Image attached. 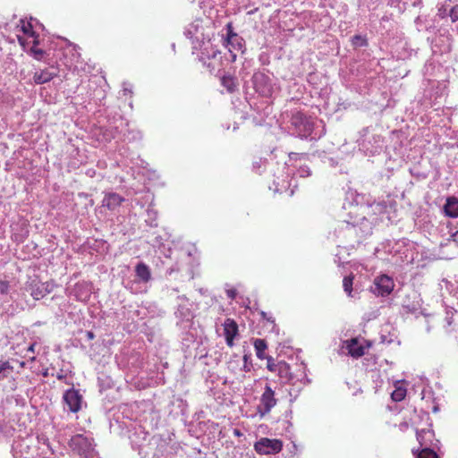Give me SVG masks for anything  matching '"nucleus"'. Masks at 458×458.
I'll return each instance as SVG.
<instances>
[{"label":"nucleus","mask_w":458,"mask_h":458,"mask_svg":"<svg viewBox=\"0 0 458 458\" xmlns=\"http://www.w3.org/2000/svg\"><path fill=\"white\" fill-rule=\"evenodd\" d=\"M87 285L84 283H79L75 285L74 292L78 301H86L89 297V291L84 292Z\"/></svg>","instance_id":"obj_23"},{"label":"nucleus","mask_w":458,"mask_h":458,"mask_svg":"<svg viewBox=\"0 0 458 458\" xmlns=\"http://www.w3.org/2000/svg\"><path fill=\"white\" fill-rule=\"evenodd\" d=\"M276 399L275 398V392L269 385H266L264 392L260 396L259 404L257 407V413L260 418L268 414L272 408L276 405Z\"/></svg>","instance_id":"obj_8"},{"label":"nucleus","mask_w":458,"mask_h":458,"mask_svg":"<svg viewBox=\"0 0 458 458\" xmlns=\"http://www.w3.org/2000/svg\"><path fill=\"white\" fill-rule=\"evenodd\" d=\"M352 44L355 47H366L368 45L367 39L360 35H354L352 38Z\"/></svg>","instance_id":"obj_28"},{"label":"nucleus","mask_w":458,"mask_h":458,"mask_svg":"<svg viewBox=\"0 0 458 458\" xmlns=\"http://www.w3.org/2000/svg\"><path fill=\"white\" fill-rule=\"evenodd\" d=\"M124 199L121 197L119 194L115 192L106 193L103 199L102 205L103 207L107 208L109 210H114L117 207H119Z\"/></svg>","instance_id":"obj_16"},{"label":"nucleus","mask_w":458,"mask_h":458,"mask_svg":"<svg viewBox=\"0 0 458 458\" xmlns=\"http://www.w3.org/2000/svg\"><path fill=\"white\" fill-rule=\"evenodd\" d=\"M73 48H74V50H75V52H76L77 55H78V56H80V53H78V52H77V49H76V48H77V47H75V46H74V47H73Z\"/></svg>","instance_id":"obj_52"},{"label":"nucleus","mask_w":458,"mask_h":458,"mask_svg":"<svg viewBox=\"0 0 458 458\" xmlns=\"http://www.w3.org/2000/svg\"><path fill=\"white\" fill-rule=\"evenodd\" d=\"M224 335L226 344L230 347L233 346V339L238 335V325L231 318H226L224 323Z\"/></svg>","instance_id":"obj_14"},{"label":"nucleus","mask_w":458,"mask_h":458,"mask_svg":"<svg viewBox=\"0 0 458 458\" xmlns=\"http://www.w3.org/2000/svg\"><path fill=\"white\" fill-rule=\"evenodd\" d=\"M273 361V359L271 357H268L267 358V369L271 371H274L275 372V365L274 363H272Z\"/></svg>","instance_id":"obj_42"},{"label":"nucleus","mask_w":458,"mask_h":458,"mask_svg":"<svg viewBox=\"0 0 458 458\" xmlns=\"http://www.w3.org/2000/svg\"><path fill=\"white\" fill-rule=\"evenodd\" d=\"M452 240L458 243V230L451 234Z\"/></svg>","instance_id":"obj_46"},{"label":"nucleus","mask_w":458,"mask_h":458,"mask_svg":"<svg viewBox=\"0 0 458 458\" xmlns=\"http://www.w3.org/2000/svg\"><path fill=\"white\" fill-rule=\"evenodd\" d=\"M394 287V280L386 275H382L375 278L371 291L374 294L384 297L389 295Z\"/></svg>","instance_id":"obj_11"},{"label":"nucleus","mask_w":458,"mask_h":458,"mask_svg":"<svg viewBox=\"0 0 458 458\" xmlns=\"http://www.w3.org/2000/svg\"><path fill=\"white\" fill-rule=\"evenodd\" d=\"M28 352L34 353L35 352V344H30L27 350Z\"/></svg>","instance_id":"obj_48"},{"label":"nucleus","mask_w":458,"mask_h":458,"mask_svg":"<svg viewBox=\"0 0 458 458\" xmlns=\"http://www.w3.org/2000/svg\"><path fill=\"white\" fill-rule=\"evenodd\" d=\"M451 6L452 5L450 4H446V3H445L444 4L439 6L438 11H437L438 16H440L441 18L449 16V10H450Z\"/></svg>","instance_id":"obj_32"},{"label":"nucleus","mask_w":458,"mask_h":458,"mask_svg":"<svg viewBox=\"0 0 458 458\" xmlns=\"http://www.w3.org/2000/svg\"><path fill=\"white\" fill-rule=\"evenodd\" d=\"M445 216L456 218L458 217V199L455 197H448L444 206Z\"/></svg>","instance_id":"obj_19"},{"label":"nucleus","mask_w":458,"mask_h":458,"mask_svg":"<svg viewBox=\"0 0 458 458\" xmlns=\"http://www.w3.org/2000/svg\"><path fill=\"white\" fill-rule=\"evenodd\" d=\"M290 123L300 138H308L314 129L313 121L301 112L293 113Z\"/></svg>","instance_id":"obj_2"},{"label":"nucleus","mask_w":458,"mask_h":458,"mask_svg":"<svg viewBox=\"0 0 458 458\" xmlns=\"http://www.w3.org/2000/svg\"><path fill=\"white\" fill-rule=\"evenodd\" d=\"M267 343L263 339H256L254 341V348L256 351V355L259 359L263 360L267 358L265 356V351L267 349Z\"/></svg>","instance_id":"obj_21"},{"label":"nucleus","mask_w":458,"mask_h":458,"mask_svg":"<svg viewBox=\"0 0 458 458\" xmlns=\"http://www.w3.org/2000/svg\"><path fill=\"white\" fill-rule=\"evenodd\" d=\"M18 40L21 45H23V38L21 37H18Z\"/></svg>","instance_id":"obj_51"},{"label":"nucleus","mask_w":458,"mask_h":458,"mask_svg":"<svg viewBox=\"0 0 458 458\" xmlns=\"http://www.w3.org/2000/svg\"><path fill=\"white\" fill-rule=\"evenodd\" d=\"M348 353L354 358H359L364 354V348L359 343L358 339L352 338L345 342Z\"/></svg>","instance_id":"obj_18"},{"label":"nucleus","mask_w":458,"mask_h":458,"mask_svg":"<svg viewBox=\"0 0 458 458\" xmlns=\"http://www.w3.org/2000/svg\"><path fill=\"white\" fill-rule=\"evenodd\" d=\"M417 440L419 441L420 447H429L434 448L435 444H433L434 440V432L431 429H421L420 431H417L416 433Z\"/></svg>","instance_id":"obj_15"},{"label":"nucleus","mask_w":458,"mask_h":458,"mask_svg":"<svg viewBox=\"0 0 458 458\" xmlns=\"http://www.w3.org/2000/svg\"><path fill=\"white\" fill-rule=\"evenodd\" d=\"M57 76L56 71H51L49 69H44L38 71L33 75V81L35 84H44L50 81Z\"/></svg>","instance_id":"obj_17"},{"label":"nucleus","mask_w":458,"mask_h":458,"mask_svg":"<svg viewBox=\"0 0 458 458\" xmlns=\"http://www.w3.org/2000/svg\"><path fill=\"white\" fill-rule=\"evenodd\" d=\"M175 271H179V268L176 267H172L166 271V274L171 276Z\"/></svg>","instance_id":"obj_47"},{"label":"nucleus","mask_w":458,"mask_h":458,"mask_svg":"<svg viewBox=\"0 0 458 458\" xmlns=\"http://www.w3.org/2000/svg\"><path fill=\"white\" fill-rule=\"evenodd\" d=\"M261 315L263 318H266V316H267V314L264 311L261 312Z\"/></svg>","instance_id":"obj_53"},{"label":"nucleus","mask_w":458,"mask_h":458,"mask_svg":"<svg viewBox=\"0 0 458 458\" xmlns=\"http://www.w3.org/2000/svg\"><path fill=\"white\" fill-rule=\"evenodd\" d=\"M226 294H227L228 298L234 299L236 297V290L229 289L226 291Z\"/></svg>","instance_id":"obj_41"},{"label":"nucleus","mask_w":458,"mask_h":458,"mask_svg":"<svg viewBox=\"0 0 458 458\" xmlns=\"http://www.w3.org/2000/svg\"><path fill=\"white\" fill-rule=\"evenodd\" d=\"M405 397V390L398 388L392 393V399L395 402H400Z\"/></svg>","instance_id":"obj_34"},{"label":"nucleus","mask_w":458,"mask_h":458,"mask_svg":"<svg viewBox=\"0 0 458 458\" xmlns=\"http://www.w3.org/2000/svg\"><path fill=\"white\" fill-rule=\"evenodd\" d=\"M87 337H88V339H90V340L93 339L95 337L94 333L91 331H88Z\"/></svg>","instance_id":"obj_49"},{"label":"nucleus","mask_w":458,"mask_h":458,"mask_svg":"<svg viewBox=\"0 0 458 458\" xmlns=\"http://www.w3.org/2000/svg\"><path fill=\"white\" fill-rule=\"evenodd\" d=\"M233 434L237 437H241L242 435V432L237 428L233 430Z\"/></svg>","instance_id":"obj_50"},{"label":"nucleus","mask_w":458,"mask_h":458,"mask_svg":"<svg viewBox=\"0 0 458 458\" xmlns=\"http://www.w3.org/2000/svg\"><path fill=\"white\" fill-rule=\"evenodd\" d=\"M222 84L230 92H233L234 90V89H235V85L233 83V80L232 78H230V77H223Z\"/></svg>","instance_id":"obj_33"},{"label":"nucleus","mask_w":458,"mask_h":458,"mask_svg":"<svg viewBox=\"0 0 458 458\" xmlns=\"http://www.w3.org/2000/svg\"><path fill=\"white\" fill-rule=\"evenodd\" d=\"M43 445L47 448V450L49 451L50 454H54V451L52 450V448L50 446V444H49V442H48V440L47 438L43 439Z\"/></svg>","instance_id":"obj_43"},{"label":"nucleus","mask_w":458,"mask_h":458,"mask_svg":"<svg viewBox=\"0 0 458 458\" xmlns=\"http://www.w3.org/2000/svg\"><path fill=\"white\" fill-rule=\"evenodd\" d=\"M45 457L49 458V455L47 454V453H45Z\"/></svg>","instance_id":"obj_55"},{"label":"nucleus","mask_w":458,"mask_h":458,"mask_svg":"<svg viewBox=\"0 0 458 458\" xmlns=\"http://www.w3.org/2000/svg\"><path fill=\"white\" fill-rule=\"evenodd\" d=\"M123 91H124V92H127V91H130V89L124 87V88H123Z\"/></svg>","instance_id":"obj_54"},{"label":"nucleus","mask_w":458,"mask_h":458,"mask_svg":"<svg viewBox=\"0 0 458 458\" xmlns=\"http://www.w3.org/2000/svg\"><path fill=\"white\" fill-rule=\"evenodd\" d=\"M262 163L263 162L261 159L259 161L254 162L253 168L258 171L262 166Z\"/></svg>","instance_id":"obj_44"},{"label":"nucleus","mask_w":458,"mask_h":458,"mask_svg":"<svg viewBox=\"0 0 458 458\" xmlns=\"http://www.w3.org/2000/svg\"><path fill=\"white\" fill-rule=\"evenodd\" d=\"M364 139L359 140V146L364 152L373 156L382 150L384 145L383 137L377 134H364Z\"/></svg>","instance_id":"obj_9"},{"label":"nucleus","mask_w":458,"mask_h":458,"mask_svg":"<svg viewBox=\"0 0 458 458\" xmlns=\"http://www.w3.org/2000/svg\"><path fill=\"white\" fill-rule=\"evenodd\" d=\"M175 315L182 319H188L191 316L190 309L182 306H179L177 310L175 311Z\"/></svg>","instance_id":"obj_30"},{"label":"nucleus","mask_w":458,"mask_h":458,"mask_svg":"<svg viewBox=\"0 0 458 458\" xmlns=\"http://www.w3.org/2000/svg\"><path fill=\"white\" fill-rule=\"evenodd\" d=\"M226 47L231 54L232 61H235L237 53H243L245 49L244 40L242 37L232 31L231 25H227Z\"/></svg>","instance_id":"obj_10"},{"label":"nucleus","mask_w":458,"mask_h":458,"mask_svg":"<svg viewBox=\"0 0 458 458\" xmlns=\"http://www.w3.org/2000/svg\"><path fill=\"white\" fill-rule=\"evenodd\" d=\"M21 30L24 34L29 35L30 37H34L35 32L32 30V24L30 22H25L24 21H21Z\"/></svg>","instance_id":"obj_31"},{"label":"nucleus","mask_w":458,"mask_h":458,"mask_svg":"<svg viewBox=\"0 0 458 458\" xmlns=\"http://www.w3.org/2000/svg\"><path fill=\"white\" fill-rule=\"evenodd\" d=\"M352 281H353V276H345L343 280V287H344V292L349 295L351 296L352 294Z\"/></svg>","instance_id":"obj_27"},{"label":"nucleus","mask_w":458,"mask_h":458,"mask_svg":"<svg viewBox=\"0 0 458 458\" xmlns=\"http://www.w3.org/2000/svg\"><path fill=\"white\" fill-rule=\"evenodd\" d=\"M449 17L451 18L452 22L458 21V4H454L451 6L449 10Z\"/></svg>","instance_id":"obj_35"},{"label":"nucleus","mask_w":458,"mask_h":458,"mask_svg":"<svg viewBox=\"0 0 458 458\" xmlns=\"http://www.w3.org/2000/svg\"><path fill=\"white\" fill-rule=\"evenodd\" d=\"M47 293H49V290L43 284L36 285L35 288L31 291V296L35 300H40L45 297Z\"/></svg>","instance_id":"obj_22"},{"label":"nucleus","mask_w":458,"mask_h":458,"mask_svg":"<svg viewBox=\"0 0 458 458\" xmlns=\"http://www.w3.org/2000/svg\"><path fill=\"white\" fill-rule=\"evenodd\" d=\"M283 443L279 439L262 437L254 444V450L261 455L276 454L282 451Z\"/></svg>","instance_id":"obj_7"},{"label":"nucleus","mask_w":458,"mask_h":458,"mask_svg":"<svg viewBox=\"0 0 458 458\" xmlns=\"http://www.w3.org/2000/svg\"><path fill=\"white\" fill-rule=\"evenodd\" d=\"M70 446L73 451H76L85 458H94L96 454L93 439L81 434L75 435L71 438Z\"/></svg>","instance_id":"obj_4"},{"label":"nucleus","mask_w":458,"mask_h":458,"mask_svg":"<svg viewBox=\"0 0 458 458\" xmlns=\"http://www.w3.org/2000/svg\"><path fill=\"white\" fill-rule=\"evenodd\" d=\"M148 434L141 428L135 430V432L130 436L132 447L137 448L139 454L143 457H146L148 454V452L144 451V443L148 441Z\"/></svg>","instance_id":"obj_13"},{"label":"nucleus","mask_w":458,"mask_h":458,"mask_svg":"<svg viewBox=\"0 0 458 458\" xmlns=\"http://www.w3.org/2000/svg\"><path fill=\"white\" fill-rule=\"evenodd\" d=\"M338 237L345 240L346 243L352 245L361 238L371 233V225L364 216L355 217L352 221H344L336 230Z\"/></svg>","instance_id":"obj_1"},{"label":"nucleus","mask_w":458,"mask_h":458,"mask_svg":"<svg viewBox=\"0 0 458 458\" xmlns=\"http://www.w3.org/2000/svg\"><path fill=\"white\" fill-rule=\"evenodd\" d=\"M450 3L453 1V0H448Z\"/></svg>","instance_id":"obj_56"},{"label":"nucleus","mask_w":458,"mask_h":458,"mask_svg":"<svg viewBox=\"0 0 458 458\" xmlns=\"http://www.w3.org/2000/svg\"><path fill=\"white\" fill-rule=\"evenodd\" d=\"M64 403L72 412H77L81 409L82 397L77 390L69 389L63 396Z\"/></svg>","instance_id":"obj_12"},{"label":"nucleus","mask_w":458,"mask_h":458,"mask_svg":"<svg viewBox=\"0 0 458 458\" xmlns=\"http://www.w3.org/2000/svg\"><path fill=\"white\" fill-rule=\"evenodd\" d=\"M275 372L277 373L278 377L284 383H290L294 386L297 382H300L301 385H305L306 381H308L304 371H301L298 376L293 375L289 364L284 361H280L276 365H275Z\"/></svg>","instance_id":"obj_6"},{"label":"nucleus","mask_w":458,"mask_h":458,"mask_svg":"<svg viewBox=\"0 0 458 458\" xmlns=\"http://www.w3.org/2000/svg\"><path fill=\"white\" fill-rule=\"evenodd\" d=\"M290 160L297 161V160H306L308 158L307 154H300V153H294L292 152L289 154Z\"/></svg>","instance_id":"obj_36"},{"label":"nucleus","mask_w":458,"mask_h":458,"mask_svg":"<svg viewBox=\"0 0 458 458\" xmlns=\"http://www.w3.org/2000/svg\"><path fill=\"white\" fill-rule=\"evenodd\" d=\"M9 292V283L7 281H0V293L7 294Z\"/></svg>","instance_id":"obj_38"},{"label":"nucleus","mask_w":458,"mask_h":458,"mask_svg":"<svg viewBox=\"0 0 458 458\" xmlns=\"http://www.w3.org/2000/svg\"><path fill=\"white\" fill-rule=\"evenodd\" d=\"M199 27L200 25L199 21H197L196 23H192L185 30L184 34L189 38H198V36L196 34Z\"/></svg>","instance_id":"obj_24"},{"label":"nucleus","mask_w":458,"mask_h":458,"mask_svg":"<svg viewBox=\"0 0 458 458\" xmlns=\"http://www.w3.org/2000/svg\"><path fill=\"white\" fill-rule=\"evenodd\" d=\"M38 41L37 39L33 40V46L30 48V53L33 55L34 58L37 60H41L44 55V51L40 48L37 47Z\"/></svg>","instance_id":"obj_26"},{"label":"nucleus","mask_w":458,"mask_h":458,"mask_svg":"<svg viewBox=\"0 0 458 458\" xmlns=\"http://www.w3.org/2000/svg\"><path fill=\"white\" fill-rule=\"evenodd\" d=\"M126 138L129 140H135L140 139V133L139 131L129 132V134L126 136Z\"/></svg>","instance_id":"obj_40"},{"label":"nucleus","mask_w":458,"mask_h":458,"mask_svg":"<svg viewBox=\"0 0 458 458\" xmlns=\"http://www.w3.org/2000/svg\"><path fill=\"white\" fill-rule=\"evenodd\" d=\"M221 52L217 49H213L209 42L204 43V47L200 52L199 61L207 66L210 72L219 71L221 68Z\"/></svg>","instance_id":"obj_3"},{"label":"nucleus","mask_w":458,"mask_h":458,"mask_svg":"<svg viewBox=\"0 0 458 458\" xmlns=\"http://www.w3.org/2000/svg\"><path fill=\"white\" fill-rule=\"evenodd\" d=\"M11 369H12V367L10 366L8 361H0V379L4 377V375H3V373L5 370Z\"/></svg>","instance_id":"obj_37"},{"label":"nucleus","mask_w":458,"mask_h":458,"mask_svg":"<svg viewBox=\"0 0 458 458\" xmlns=\"http://www.w3.org/2000/svg\"><path fill=\"white\" fill-rule=\"evenodd\" d=\"M135 274L139 281L141 283H148L151 279L150 268L143 262H140L135 267Z\"/></svg>","instance_id":"obj_20"},{"label":"nucleus","mask_w":458,"mask_h":458,"mask_svg":"<svg viewBox=\"0 0 458 458\" xmlns=\"http://www.w3.org/2000/svg\"><path fill=\"white\" fill-rule=\"evenodd\" d=\"M65 377H66V376L64 374V371H63V370H61L60 372H58V373L56 374V378H57L58 380H64V379H65Z\"/></svg>","instance_id":"obj_45"},{"label":"nucleus","mask_w":458,"mask_h":458,"mask_svg":"<svg viewBox=\"0 0 458 458\" xmlns=\"http://www.w3.org/2000/svg\"><path fill=\"white\" fill-rule=\"evenodd\" d=\"M249 359H250V357L247 354H245L243 356V362H244L243 369H244L245 371H250V365L251 364L249 362Z\"/></svg>","instance_id":"obj_39"},{"label":"nucleus","mask_w":458,"mask_h":458,"mask_svg":"<svg viewBox=\"0 0 458 458\" xmlns=\"http://www.w3.org/2000/svg\"><path fill=\"white\" fill-rule=\"evenodd\" d=\"M253 88L262 97H271L274 90L273 80L262 72H257L252 76Z\"/></svg>","instance_id":"obj_5"},{"label":"nucleus","mask_w":458,"mask_h":458,"mask_svg":"<svg viewBox=\"0 0 458 458\" xmlns=\"http://www.w3.org/2000/svg\"><path fill=\"white\" fill-rule=\"evenodd\" d=\"M417 458H438L434 449L424 447L421 449Z\"/></svg>","instance_id":"obj_25"},{"label":"nucleus","mask_w":458,"mask_h":458,"mask_svg":"<svg viewBox=\"0 0 458 458\" xmlns=\"http://www.w3.org/2000/svg\"><path fill=\"white\" fill-rule=\"evenodd\" d=\"M296 174L300 177L305 178L311 174L310 168L306 165H301L296 171Z\"/></svg>","instance_id":"obj_29"}]
</instances>
